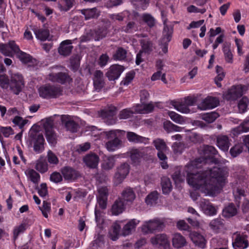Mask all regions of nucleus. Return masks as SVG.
Returning a JSON list of instances; mask_svg holds the SVG:
<instances>
[{"label": "nucleus", "instance_id": "1", "mask_svg": "<svg viewBox=\"0 0 249 249\" xmlns=\"http://www.w3.org/2000/svg\"><path fill=\"white\" fill-rule=\"evenodd\" d=\"M203 159L199 158L191 161L185 167L187 173V181L193 188L200 190L209 196L219 194L227 182L228 173L224 169L217 167L196 172V170L201 167Z\"/></svg>", "mask_w": 249, "mask_h": 249}, {"label": "nucleus", "instance_id": "2", "mask_svg": "<svg viewBox=\"0 0 249 249\" xmlns=\"http://www.w3.org/2000/svg\"><path fill=\"white\" fill-rule=\"evenodd\" d=\"M39 95L45 99L56 98L62 95V89L59 86L45 84L38 89Z\"/></svg>", "mask_w": 249, "mask_h": 249}, {"label": "nucleus", "instance_id": "3", "mask_svg": "<svg viewBox=\"0 0 249 249\" xmlns=\"http://www.w3.org/2000/svg\"><path fill=\"white\" fill-rule=\"evenodd\" d=\"M43 127L45 130V136L48 142L55 145L57 143V135L54 131L53 122L51 119H46L43 124Z\"/></svg>", "mask_w": 249, "mask_h": 249}, {"label": "nucleus", "instance_id": "4", "mask_svg": "<svg viewBox=\"0 0 249 249\" xmlns=\"http://www.w3.org/2000/svg\"><path fill=\"white\" fill-rule=\"evenodd\" d=\"M163 222L158 218H155L144 222L142 227V231L144 233H152L155 231H160L164 227Z\"/></svg>", "mask_w": 249, "mask_h": 249}, {"label": "nucleus", "instance_id": "5", "mask_svg": "<svg viewBox=\"0 0 249 249\" xmlns=\"http://www.w3.org/2000/svg\"><path fill=\"white\" fill-rule=\"evenodd\" d=\"M129 165L127 163H123L118 166L113 178V182L116 185L121 184L129 173Z\"/></svg>", "mask_w": 249, "mask_h": 249}, {"label": "nucleus", "instance_id": "6", "mask_svg": "<svg viewBox=\"0 0 249 249\" xmlns=\"http://www.w3.org/2000/svg\"><path fill=\"white\" fill-rule=\"evenodd\" d=\"M23 87L24 81L21 75L19 74H13L11 77L9 84L11 90L14 94L18 95L21 92Z\"/></svg>", "mask_w": 249, "mask_h": 249}, {"label": "nucleus", "instance_id": "7", "mask_svg": "<svg viewBox=\"0 0 249 249\" xmlns=\"http://www.w3.org/2000/svg\"><path fill=\"white\" fill-rule=\"evenodd\" d=\"M30 137L32 139L31 142L34 144V150L36 153H40L44 150L45 140L41 133L36 132L31 133Z\"/></svg>", "mask_w": 249, "mask_h": 249}, {"label": "nucleus", "instance_id": "8", "mask_svg": "<svg viewBox=\"0 0 249 249\" xmlns=\"http://www.w3.org/2000/svg\"><path fill=\"white\" fill-rule=\"evenodd\" d=\"M150 242L153 246L163 247L165 249H168L170 243L167 235L165 234H158L150 239Z\"/></svg>", "mask_w": 249, "mask_h": 249}, {"label": "nucleus", "instance_id": "9", "mask_svg": "<svg viewBox=\"0 0 249 249\" xmlns=\"http://www.w3.org/2000/svg\"><path fill=\"white\" fill-rule=\"evenodd\" d=\"M219 103V101L217 98L208 96L198 105L197 107L201 110H205L216 107Z\"/></svg>", "mask_w": 249, "mask_h": 249}, {"label": "nucleus", "instance_id": "10", "mask_svg": "<svg viewBox=\"0 0 249 249\" xmlns=\"http://www.w3.org/2000/svg\"><path fill=\"white\" fill-rule=\"evenodd\" d=\"M49 79L53 82L59 83L61 84L70 83L72 81V79L68 73L62 72L50 73L49 75Z\"/></svg>", "mask_w": 249, "mask_h": 249}, {"label": "nucleus", "instance_id": "11", "mask_svg": "<svg viewBox=\"0 0 249 249\" xmlns=\"http://www.w3.org/2000/svg\"><path fill=\"white\" fill-rule=\"evenodd\" d=\"M72 43L73 40L70 39L65 40L61 42L58 48V53L64 57L69 56L71 54L73 48L72 45Z\"/></svg>", "mask_w": 249, "mask_h": 249}, {"label": "nucleus", "instance_id": "12", "mask_svg": "<svg viewBox=\"0 0 249 249\" xmlns=\"http://www.w3.org/2000/svg\"><path fill=\"white\" fill-rule=\"evenodd\" d=\"M124 67L119 65H113L110 67L106 75L109 81L117 79L124 71Z\"/></svg>", "mask_w": 249, "mask_h": 249}, {"label": "nucleus", "instance_id": "13", "mask_svg": "<svg viewBox=\"0 0 249 249\" xmlns=\"http://www.w3.org/2000/svg\"><path fill=\"white\" fill-rule=\"evenodd\" d=\"M243 86L240 87H232L223 94L224 98L227 100H235L242 95V88Z\"/></svg>", "mask_w": 249, "mask_h": 249}, {"label": "nucleus", "instance_id": "14", "mask_svg": "<svg viewBox=\"0 0 249 249\" xmlns=\"http://www.w3.org/2000/svg\"><path fill=\"white\" fill-rule=\"evenodd\" d=\"M151 149L149 147H145L142 149H132L130 151V158L134 162H139L140 159L147 156V152Z\"/></svg>", "mask_w": 249, "mask_h": 249}, {"label": "nucleus", "instance_id": "15", "mask_svg": "<svg viewBox=\"0 0 249 249\" xmlns=\"http://www.w3.org/2000/svg\"><path fill=\"white\" fill-rule=\"evenodd\" d=\"M234 234L236 237L232 245L235 249H244L248 247L249 243L246 235L237 233Z\"/></svg>", "mask_w": 249, "mask_h": 249}, {"label": "nucleus", "instance_id": "16", "mask_svg": "<svg viewBox=\"0 0 249 249\" xmlns=\"http://www.w3.org/2000/svg\"><path fill=\"white\" fill-rule=\"evenodd\" d=\"M61 122L63 125L65 126L67 130L71 132H75L77 131L78 124L73 120L71 119L68 116L63 115L61 117Z\"/></svg>", "mask_w": 249, "mask_h": 249}, {"label": "nucleus", "instance_id": "17", "mask_svg": "<svg viewBox=\"0 0 249 249\" xmlns=\"http://www.w3.org/2000/svg\"><path fill=\"white\" fill-rule=\"evenodd\" d=\"M62 174L66 180H74L79 176V173L72 168L69 166H65L61 170Z\"/></svg>", "mask_w": 249, "mask_h": 249}, {"label": "nucleus", "instance_id": "18", "mask_svg": "<svg viewBox=\"0 0 249 249\" xmlns=\"http://www.w3.org/2000/svg\"><path fill=\"white\" fill-rule=\"evenodd\" d=\"M189 236L196 246L202 249L205 248L206 241L203 236L196 232L193 231L190 233Z\"/></svg>", "mask_w": 249, "mask_h": 249}, {"label": "nucleus", "instance_id": "19", "mask_svg": "<svg viewBox=\"0 0 249 249\" xmlns=\"http://www.w3.org/2000/svg\"><path fill=\"white\" fill-rule=\"evenodd\" d=\"M93 85L97 90H100L105 85L103 73L100 70H97L93 74Z\"/></svg>", "mask_w": 249, "mask_h": 249}, {"label": "nucleus", "instance_id": "20", "mask_svg": "<svg viewBox=\"0 0 249 249\" xmlns=\"http://www.w3.org/2000/svg\"><path fill=\"white\" fill-rule=\"evenodd\" d=\"M216 143L219 148L225 152L228 151L231 144L229 138L226 135L218 136Z\"/></svg>", "mask_w": 249, "mask_h": 249}, {"label": "nucleus", "instance_id": "21", "mask_svg": "<svg viewBox=\"0 0 249 249\" xmlns=\"http://www.w3.org/2000/svg\"><path fill=\"white\" fill-rule=\"evenodd\" d=\"M141 49L140 50L145 54H150L154 49L153 44L149 38L142 39L140 40Z\"/></svg>", "mask_w": 249, "mask_h": 249}, {"label": "nucleus", "instance_id": "22", "mask_svg": "<svg viewBox=\"0 0 249 249\" xmlns=\"http://www.w3.org/2000/svg\"><path fill=\"white\" fill-rule=\"evenodd\" d=\"M139 221L136 219H132L126 224L123 228L122 235L125 236L130 234L135 231L137 225Z\"/></svg>", "mask_w": 249, "mask_h": 249}, {"label": "nucleus", "instance_id": "23", "mask_svg": "<svg viewBox=\"0 0 249 249\" xmlns=\"http://www.w3.org/2000/svg\"><path fill=\"white\" fill-rule=\"evenodd\" d=\"M83 160L88 166L95 168L98 165L99 158L97 155L91 154L85 156Z\"/></svg>", "mask_w": 249, "mask_h": 249}, {"label": "nucleus", "instance_id": "24", "mask_svg": "<svg viewBox=\"0 0 249 249\" xmlns=\"http://www.w3.org/2000/svg\"><path fill=\"white\" fill-rule=\"evenodd\" d=\"M121 197L124 201L131 202L135 199L136 195L133 189L128 187L122 191Z\"/></svg>", "mask_w": 249, "mask_h": 249}, {"label": "nucleus", "instance_id": "25", "mask_svg": "<svg viewBox=\"0 0 249 249\" xmlns=\"http://www.w3.org/2000/svg\"><path fill=\"white\" fill-rule=\"evenodd\" d=\"M172 244L174 247L179 249L186 244V241L184 237L180 233H175L172 238Z\"/></svg>", "mask_w": 249, "mask_h": 249}, {"label": "nucleus", "instance_id": "26", "mask_svg": "<svg viewBox=\"0 0 249 249\" xmlns=\"http://www.w3.org/2000/svg\"><path fill=\"white\" fill-rule=\"evenodd\" d=\"M154 108V106L152 103L139 104L135 107V112L137 113L146 114L152 112Z\"/></svg>", "mask_w": 249, "mask_h": 249}, {"label": "nucleus", "instance_id": "27", "mask_svg": "<svg viewBox=\"0 0 249 249\" xmlns=\"http://www.w3.org/2000/svg\"><path fill=\"white\" fill-rule=\"evenodd\" d=\"M126 137L129 142L134 143H146L148 141V139L145 137L138 135L132 132H128L127 133Z\"/></svg>", "mask_w": 249, "mask_h": 249}, {"label": "nucleus", "instance_id": "28", "mask_svg": "<svg viewBox=\"0 0 249 249\" xmlns=\"http://www.w3.org/2000/svg\"><path fill=\"white\" fill-rule=\"evenodd\" d=\"M35 168L40 173H44L47 171L48 170V164L44 157H40L36 161Z\"/></svg>", "mask_w": 249, "mask_h": 249}, {"label": "nucleus", "instance_id": "29", "mask_svg": "<svg viewBox=\"0 0 249 249\" xmlns=\"http://www.w3.org/2000/svg\"><path fill=\"white\" fill-rule=\"evenodd\" d=\"M209 225L213 231L217 232L224 228V220L220 218H215L210 222Z\"/></svg>", "mask_w": 249, "mask_h": 249}, {"label": "nucleus", "instance_id": "30", "mask_svg": "<svg viewBox=\"0 0 249 249\" xmlns=\"http://www.w3.org/2000/svg\"><path fill=\"white\" fill-rule=\"evenodd\" d=\"M232 131L234 135L249 131V116H248L240 125L234 128Z\"/></svg>", "mask_w": 249, "mask_h": 249}, {"label": "nucleus", "instance_id": "31", "mask_svg": "<svg viewBox=\"0 0 249 249\" xmlns=\"http://www.w3.org/2000/svg\"><path fill=\"white\" fill-rule=\"evenodd\" d=\"M124 210V205L121 198L117 199L112 206L111 212L114 215H118Z\"/></svg>", "mask_w": 249, "mask_h": 249}, {"label": "nucleus", "instance_id": "32", "mask_svg": "<svg viewBox=\"0 0 249 249\" xmlns=\"http://www.w3.org/2000/svg\"><path fill=\"white\" fill-rule=\"evenodd\" d=\"M81 13L85 16L86 19L97 18L100 15V11L96 8L82 9Z\"/></svg>", "mask_w": 249, "mask_h": 249}, {"label": "nucleus", "instance_id": "33", "mask_svg": "<svg viewBox=\"0 0 249 249\" xmlns=\"http://www.w3.org/2000/svg\"><path fill=\"white\" fill-rule=\"evenodd\" d=\"M237 213V209L233 203H230L223 210L222 214L225 217L229 218Z\"/></svg>", "mask_w": 249, "mask_h": 249}, {"label": "nucleus", "instance_id": "34", "mask_svg": "<svg viewBox=\"0 0 249 249\" xmlns=\"http://www.w3.org/2000/svg\"><path fill=\"white\" fill-rule=\"evenodd\" d=\"M171 104L176 110L182 113H188L190 111V109L187 107L183 101H172Z\"/></svg>", "mask_w": 249, "mask_h": 249}, {"label": "nucleus", "instance_id": "35", "mask_svg": "<svg viewBox=\"0 0 249 249\" xmlns=\"http://www.w3.org/2000/svg\"><path fill=\"white\" fill-rule=\"evenodd\" d=\"M161 185L162 192L164 194H168L171 191L172 186L169 178L166 177L161 178Z\"/></svg>", "mask_w": 249, "mask_h": 249}, {"label": "nucleus", "instance_id": "36", "mask_svg": "<svg viewBox=\"0 0 249 249\" xmlns=\"http://www.w3.org/2000/svg\"><path fill=\"white\" fill-rule=\"evenodd\" d=\"M34 33L36 37L42 41L48 39L50 35L49 30L45 28L36 29Z\"/></svg>", "mask_w": 249, "mask_h": 249}, {"label": "nucleus", "instance_id": "37", "mask_svg": "<svg viewBox=\"0 0 249 249\" xmlns=\"http://www.w3.org/2000/svg\"><path fill=\"white\" fill-rule=\"evenodd\" d=\"M201 152L205 158L211 157L217 153L216 149L213 146L204 145L201 149Z\"/></svg>", "mask_w": 249, "mask_h": 249}, {"label": "nucleus", "instance_id": "38", "mask_svg": "<svg viewBox=\"0 0 249 249\" xmlns=\"http://www.w3.org/2000/svg\"><path fill=\"white\" fill-rule=\"evenodd\" d=\"M116 113V107L113 106H109L107 108L101 111V116L103 119L113 117Z\"/></svg>", "mask_w": 249, "mask_h": 249}, {"label": "nucleus", "instance_id": "39", "mask_svg": "<svg viewBox=\"0 0 249 249\" xmlns=\"http://www.w3.org/2000/svg\"><path fill=\"white\" fill-rule=\"evenodd\" d=\"M121 226L117 223H114L109 231L110 238L113 241L116 240L119 237Z\"/></svg>", "mask_w": 249, "mask_h": 249}, {"label": "nucleus", "instance_id": "40", "mask_svg": "<svg viewBox=\"0 0 249 249\" xmlns=\"http://www.w3.org/2000/svg\"><path fill=\"white\" fill-rule=\"evenodd\" d=\"M163 128L167 133L173 131L180 132L182 128L177 125L174 124L170 121H166L163 123Z\"/></svg>", "mask_w": 249, "mask_h": 249}, {"label": "nucleus", "instance_id": "41", "mask_svg": "<svg viewBox=\"0 0 249 249\" xmlns=\"http://www.w3.org/2000/svg\"><path fill=\"white\" fill-rule=\"evenodd\" d=\"M153 143L158 152L168 151V147L163 140L157 139L153 141Z\"/></svg>", "mask_w": 249, "mask_h": 249}, {"label": "nucleus", "instance_id": "42", "mask_svg": "<svg viewBox=\"0 0 249 249\" xmlns=\"http://www.w3.org/2000/svg\"><path fill=\"white\" fill-rule=\"evenodd\" d=\"M159 194L157 192L154 191L149 194L145 198V202L147 205H153L157 203Z\"/></svg>", "mask_w": 249, "mask_h": 249}, {"label": "nucleus", "instance_id": "43", "mask_svg": "<svg viewBox=\"0 0 249 249\" xmlns=\"http://www.w3.org/2000/svg\"><path fill=\"white\" fill-rule=\"evenodd\" d=\"M219 116L218 113L212 112L205 113L202 115L201 118L208 123L213 122Z\"/></svg>", "mask_w": 249, "mask_h": 249}, {"label": "nucleus", "instance_id": "44", "mask_svg": "<svg viewBox=\"0 0 249 249\" xmlns=\"http://www.w3.org/2000/svg\"><path fill=\"white\" fill-rule=\"evenodd\" d=\"M167 151H159L157 153V156L159 159L160 160V165L161 167L164 169H166L169 167L167 162Z\"/></svg>", "mask_w": 249, "mask_h": 249}, {"label": "nucleus", "instance_id": "45", "mask_svg": "<svg viewBox=\"0 0 249 249\" xmlns=\"http://www.w3.org/2000/svg\"><path fill=\"white\" fill-rule=\"evenodd\" d=\"M173 32V27L172 26H168L165 23V21H164L163 35L164 36V39H166V42H168L171 40Z\"/></svg>", "mask_w": 249, "mask_h": 249}, {"label": "nucleus", "instance_id": "46", "mask_svg": "<svg viewBox=\"0 0 249 249\" xmlns=\"http://www.w3.org/2000/svg\"><path fill=\"white\" fill-rule=\"evenodd\" d=\"M59 8L61 11H68L73 5L74 0H60Z\"/></svg>", "mask_w": 249, "mask_h": 249}, {"label": "nucleus", "instance_id": "47", "mask_svg": "<svg viewBox=\"0 0 249 249\" xmlns=\"http://www.w3.org/2000/svg\"><path fill=\"white\" fill-rule=\"evenodd\" d=\"M168 114L170 117L171 119L176 123L179 124H183L185 120L184 118L180 115L177 114L174 111H169Z\"/></svg>", "mask_w": 249, "mask_h": 249}, {"label": "nucleus", "instance_id": "48", "mask_svg": "<svg viewBox=\"0 0 249 249\" xmlns=\"http://www.w3.org/2000/svg\"><path fill=\"white\" fill-rule=\"evenodd\" d=\"M121 141L118 138H115L113 140L109 141L106 144V147L109 151H114L120 144Z\"/></svg>", "mask_w": 249, "mask_h": 249}, {"label": "nucleus", "instance_id": "49", "mask_svg": "<svg viewBox=\"0 0 249 249\" xmlns=\"http://www.w3.org/2000/svg\"><path fill=\"white\" fill-rule=\"evenodd\" d=\"M216 71L217 75L214 79L215 83L218 87H221V84L219 82L222 81L225 77V73L223 71L222 68L219 66L216 67Z\"/></svg>", "mask_w": 249, "mask_h": 249}, {"label": "nucleus", "instance_id": "50", "mask_svg": "<svg viewBox=\"0 0 249 249\" xmlns=\"http://www.w3.org/2000/svg\"><path fill=\"white\" fill-rule=\"evenodd\" d=\"M223 51L226 61L228 63H231L232 62L233 55L230 49V46L226 44H224Z\"/></svg>", "mask_w": 249, "mask_h": 249}, {"label": "nucleus", "instance_id": "51", "mask_svg": "<svg viewBox=\"0 0 249 249\" xmlns=\"http://www.w3.org/2000/svg\"><path fill=\"white\" fill-rule=\"evenodd\" d=\"M27 175L31 181L35 184H38L40 180V175L34 169L27 171Z\"/></svg>", "mask_w": 249, "mask_h": 249}, {"label": "nucleus", "instance_id": "52", "mask_svg": "<svg viewBox=\"0 0 249 249\" xmlns=\"http://www.w3.org/2000/svg\"><path fill=\"white\" fill-rule=\"evenodd\" d=\"M249 103V99L246 97H243L239 102L238 107L240 113H244L248 107Z\"/></svg>", "mask_w": 249, "mask_h": 249}, {"label": "nucleus", "instance_id": "53", "mask_svg": "<svg viewBox=\"0 0 249 249\" xmlns=\"http://www.w3.org/2000/svg\"><path fill=\"white\" fill-rule=\"evenodd\" d=\"M243 145L241 144H237L231 148L230 152L231 156L235 158L240 154L243 152Z\"/></svg>", "mask_w": 249, "mask_h": 249}, {"label": "nucleus", "instance_id": "54", "mask_svg": "<svg viewBox=\"0 0 249 249\" xmlns=\"http://www.w3.org/2000/svg\"><path fill=\"white\" fill-rule=\"evenodd\" d=\"M126 56V51L123 48H119L113 55V58L115 60H122Z\"/></svg>", "mask_w": 249, "mask_h": 249}, {"label": "nucleus", "instance_id": "55", "mask_svg": "<svg viewBox=\"0 0 249 249\" xmlns=\"http://www.w3.org/2000/svg\"><path fill=\"white\" fill-rule=\"evenodd\" d=\"M115 159L114 157H109L102 164V167L105 170H110L112 169L115 164Z\"/></svg>", "mask_w": 249, "mask_h": 249}, {"label": "nucleus", "instance_id": "56", "mask_svg": "<svg viewBox=\"0 0 249 249\" xmlns=\"http://www.w3.org/2000/svg\"><path fill=\"white\" fill-rule=\"evenodd\" d=\"M205 213L209 215H213L216 213L215 207L210 203L205 204L203 206Z\"/></svg>", "mask_w": 249, "mask_h": 249}, {"label": "nucleus", "instance_id": "57", "mask_svg": "<svg viewBox=\"0 0 249 249\" xmlns=\"http://www.w3.org/2000/svg\"><path fill=\"white\" fill-rule=\"evenodd\" d=\"M19 59L23 63H27L32 62V57L29 54H27L21 51L17 55Z\"/></svg>", "mask_w": 249, "mask_h": 249}, {"label": "nucleus", "instance_id": "58", "mask_svg": "<svg viewBox=\"0 0 249 249\" xmlns=\"http://www.w3.org/2000/svg\"><path fill=\"white\" fill-rule=\"evenodd\" d=\"M47 160L51 164L56 165L59 162V160L55 154L51 150H49L47 155Z\"/></svg>", "mask_w": 249, "mask_h": 249}, {"label": "nucleus", "instance_id": "59", "mask_svg": "<svg viewBox=\"0 0 249 249\" xmlns=\"http://www.w3.org/2000/svg\"><path fill=\"white\" fill-rule=\"evenodd\" d=\"M135 73L133 71H130L126 73L125 77L121 82V85L124 86L128 85L134 78Z\"/></svg>", "mask_w": 249, "mask_h": 249}, {"label": "nucleus", "instance_id": "60", "mask_svg": "<svg viewBox=\"0 0 249 249\" xmlns=\"http://www.w3.org/2000/svg\"><path fill=\"white\" fill-rule=\"evenodd\" d=\"M26 229V224L23 223L20 224L19 226L16 227L14 230V240H16L19 234L23 233Z\"/></svg>", "mask_w": 249, "mask_h": 249}, {"label": "nucleus", "instance_id": "61", "mask_svg": "<svg viewBox=\"0 0 249 249\" xmlns=\"http://www.w3.org/2000/svg\"><path fill=\"white\" fill-rule=\"evenodd\" d=\"M10 81L6 74L0 75V87L3 89H7L9 87Z\"/></svg>", "mask_w": 249, "mask_h": 249}, {"label": "nucleus", "instance_id": "62", "mask_svg": "<svg viewBox=\"0 0 249 249\" xmlns=\"http://www.w3.org/2000/svg\"><path fill=\"white\" fill-rule=\"evenodd\" d=\"M0 52L5 56H12L8 43L7 44L0 43Z\"/></svg>", "mask_w": 249, "mask_h": 249}, {"label": "nucleus", "instance_id": "63", "mask_svg": "<svg viewBox=\"0 0 249 249\" xmlns=\"http://www.w3.org/2000/svg\"><path fill=\"white\" fill-rule=\"evenodd\" d=\"M39 209L41 211L43 216L47 218L48 217V213H50L51 211L50 203L46 201H43V206L42 207H39Z\"/></svg>", "mask_w": 249, "mask_h": 249}, {"label": "nucleus", "instance_id": "64", "mask_svg": "<svg viewBox=\"0 0 249 249\" xmlns=\"http://www.w3.org/2000/svg\"><path fill=\"white\" fill-rule=\"evenodd\" d=\"M136 26V24L133 21L129 22L126 26H123L121 28V31L124 32L126 33H131L134 30Z\"/></svg>", "mask_w": 249, "mask_h": 249}]
</instances>
